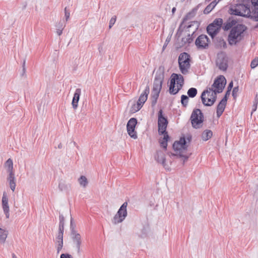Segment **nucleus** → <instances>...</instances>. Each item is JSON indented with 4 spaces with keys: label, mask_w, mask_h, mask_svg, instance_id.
Listing matches in <instances>:
<instances>
[{
    "label": "nucleus",
    "mask_w": 258,
    "mask_h": 258,
    "mask_svg": "<svg viewBox=\"0 0 258 258\" xmlns=\"http://www.w3.org/2000/svg\"><path fill=\"white\" fill-rule=\"evenodd\" d=\"M216 63L219 70L225 71L228 67V57L226 54L223 52L218 53Z\"/></svg>",
    "instance_id": "11"
},
{
    "label": "nucleus",
    "mask_w": 258,
    "mask_h": 258,
    "mask_svg": "<svg viewBox=\"0 0 258 258\" xmlns=\"http://www.w3.org/2000/svg\"><path fill=\"white\" fill-rule=\"evenodd\" d=\"M247 27L243 24H237L231 29L228 35V41L230 45H236L244 37Z\"/></svg>",
    "instance_id": "2"
},
{
    "label": "nucleus",
    "mask_w": 258,
    "mask_h": 258,
    "mask_svg": "<svg viewBox=\"0 0 258 258\" xmlns=\"http://www.w3.org/2000/svg\"><path fill=\"white\" fill-rule=\"evenodd\" d=\"M257 104H258V98H257V95H256L255 98H254V100L253 101V105L252 106L251 114L253 113V112L255 111L256 110Z\"/></svg>",
    "instance_id": "40"
},
{
    "label": "nucleus",
    "mask_w": 258,
    "mask_h": 258,
    "mask_svg": "<svg viewBox=\"0 0 258 258\" xmlns=\"http://www.w3.org/2000/svg\"><path fill=\"white\" fill-rule=\"evenodd\" d=\"M63 232L58 231L57 236L55 238V246L56 248L57 254L60 252L63 247Z\"/></svg>",
    "instance_id": "17"
},
{
    "label": "nucleus",
    "mask_w": 258,
    "mask_h": 258,
    "mask_svg": "<svg viewBox=\"0 0 258 258\" xmlns=\"http://www.w3.org/2000/svg\"><path fill=\"white\" fill-rule=\"evenodd\" d=\"M204 116L199 109H195L191 115L190 119L192 126L197 128L203 121Z\"/></svg>",
    "instance_id": "10"
},
{
    "label": "nucleus",
    "mask_w": 258,
    "mask_h": 258,
    "mask_svg": "<svg viewBox=\"0 0 258 258\" xmlns=\"http://www.w3.org/2000/svg\"><path fill=\"white\" fill-rule=\"evenodd\" d=\"M169 40H168V39H167L166 40V42L164 44V45H163V49H164L165 48V47L166 46V45L168 43V42H169Z\"/></svg>",
    "instance_id": "49"
},
{
    "label": "nucleus",
    "mask_w": 258,
    "mask_h": 258,
    "mask_svg": "<svg viewBox=\"0 0 258 258\" xmlns=\"http://www.w3.org/2000/svg\"><path fill=\"white\" fill-rule=\"evenodd\" d=\"M258 66V57L255 58L253 59L250 64V67L251 69H254Z\"/></svg>",
    "instance_id": "41"
},
{
    "label": "nucleus",
    "mask_w": 258,
    "mask_h": 258,
    "mask_svg": "<svg viewBox=\"0 0 258 258\" xmlns=\"http://www.w3.org/2000/svg\"><path fill=\"white\" fill-rule=\"evenodd\" d=\"M188 100V97L186 95H182L181 96V103L183 106L186 107L187 105Z\"/></svg>",
    "instance_id": "38"
},
{
    "label": "nucleus",
    "mask_w": 258,
    "mask_h": 258,
    "mask_svg": "<svg viewBox=\"0 0 258 258\" xmlns=\"http://www.w3.org/2000/svg\"><path fill=\"white\" fill-rule=\"evenodd\" d=\"M12 258H17V256L15 254L13 253L12 254Z\"/></svg>",
    "instance_id": "52"
},
{
    "label": "nucleus",
    "mask_w": 258,
    "mask_h": 258,
    "mask_svg": "<svg viewBox=\"0 0 258 258\" xmlns=\"http://www.w3.org/2000/svg\"><path fill=\"white\" fill-rule=\"evenodd\" d=\"M226 103L227 98L226 97H224L218 104L216 111L217 116L218 117H219L222 114L224 111Z\"/></svg>",
    "instance_id": "19"
},
{
    "label": "nucleus",
    "mask_w": 258,
    "mask_h": 258,
    "mask_svg": "<svg viewBox=\"0 0 258 258\" xmlns=\"http://www.w3.org/2000/svg\"><path fill=\"white\" fill-rule=\"evenodd\" d=\"M226 84V80L223 76H220L214 81L213 84L210 88L213 90V91L210 92L211 93L210 95L213 98H212V100L209 99V102H210V103H208L209 104H214L216 100L217 94L223 91Z\"/></svg>",
    "instance_id": "3"
},
{
    "label": "nucleus",
    "mask_w": 258,
    "mask_h": 258,
    "mask_svg": "<svg viewBox=\"0 0 258 258\" xmlns=\"http://www.w3.org/2000/svg\"><path fill=\"white\" fill-rule=\"evenodd\" d=\"M238 91V87H234L232 91V95L233 96H234L235 94H236Z\"/></svg>",
    "instance_id": "48"
},
{
    "label": "nucleus",
    "mask_w": 258,
    "mask_h": 258,
    "mask_svg": "<svg viewBox=\"0 0 258 258\" xmlns=\"http://www.w3.org/2000/svg\"><path fill=\"white\" fill-rule=\"evenodd\" d=\"M233 87V82H231L229 85H228V88H227V93H230L231 90V89Z\"/></svg>",
    "instance_id": "45"
},
{
    "label": "nucleus",
    "mask_w": 258,
    "mask_h": 258,
    "mask_svg": "<svg viewBox=\"0 0 258 258\" xmlns=\"http://www.w3.org/2000/svg\"><path fill=\"white\" fill-rule=\"evenodd\" d=\"M71 186L69 183H67L63 180H60L58 184V187L60 190L62 191H66L69 189Z\"/></svg>",
    "instance_id": "27"
},
{
    "label": "nucleus",
    "mask_w": 258,
    "mask_h": 258,
    "mask_svg": "<svg viewBox=\"0 0 258 258\" xmlns=\"http://www.w3.org/2000/svg\"><path fill=\"white\" fill-rule=\"evenodd\" d=\"M70 228H71V232H72V230L75 229V226L73 224V219L72 218H71V219Z\"/></svg>",
    "instance_id": "47"
},
{
    "label": "nucleus",
    "mask_w": 258,
    "mask_h": 258,
    "mask_svg": "<svg viewBox=\"0 0 258 258\" xmlns=\"http://www.w3.org/2000/svg\"><path fill=\"white\" fill-rule=\"evenodd\" d=\"M184 79L180 74L173 73L171 75L169 91L171 94H176L182 88Z\"/></svg>",
    "instance_id": "6"
},
{
    "label": "nucleus",
    "mask_w": 258,
    "mask_h": 258,
    "mask_svg": "<svg viewBox=\"0 0 258 258\" xmlns=\"http://www.w3.org/2000/svg\"><path fill=\"white\" fill-rule=\"evenodd\" d=\"M223 24L222 19H216L210 24L207 28L208 34L213 38L220 30Z\"/></svg>",
    "instance_id": "9"
},
{
    "label": "nucleus",
    "mask_w": 258,
    "mask_h": 258,
    "mask_svg": "<svg viewBox=\"0 0 258 258\" xmlns=\"http://www.w3.org/2000/svg\"><path fill=\"white\" fill-rule=\"evenodd\" d=\"M178 63L180 72L183 75L188 73L190 68L189 55L186 52L181 53L178 57Z\"/></svg>",
    "instance_id": "7"
},
{
    "label": "nucleus",
    "mask_w": 258,
    "mask_h": 258,
    "mask_svg": "<svg viewBox=\"0 0 258 258\" xmlns=\"http://www.w3.org/2000/svg\"><path fill=\"white\" fill-rule=\"evenodd\" d=\"M164 73L161 71L157 72L153 83V90L152 92V105L154 106L159 97V93L162 88V83L164 80Z\"/></svg>",
    "instance_id": "4"
},
{
    "label": "nucleus",
    "mask_w": 258,
    "mask_h": 258,
    "mask_svg": "<svg viewBox=\"0 0 258 258\" xmlns=\"http://www.w3.org/2000/svg\"><path fill=\"white\" fill-rule=\"evenodd\" d=\"M59 223L58 231L63 232L64 231V219L63 216L60 215L59 217Z\"/></svg>",
    "instance_id": "35"
},
{
    "label": "nucleus",
    "mask_w": 258,
    "mask_h": 258,
    "mask_svg": "<svg viewBox=\"0 0 258 258\" xmlns=\"http://www.w3.org/2000/svg\"><path fill=\"white\" fill-rule=\"evenodd\" d=\"M8 232L0 227V242L4 243L8 236Z\"/></svg>",
    "instance_id": "28"
},
{
    "label": "nucleus",
    "mask_w": 258,
    "mask_h": 258,
    "mask_svg": "<svg viewBox=\"0 0 258 258\" xmlns=\"http://www.w3.org/2000/svg\"><path fill=\"white\" fill-rule=\"evenodd\" d=\"M155 159L158 163H161L165 168H166L165 154L163 152L158 151L155 156Z\"/></svg>",
    "instance_id": "23"
},
{
    "label": "nucleus",
    "mask_w": 258,
    "mask_h": 258,
    "mask_svg": "<svg viewBox=\"0 0 258 258\" xmlns=\"http://www.w3.org/2000/svg\"><path fill=\"white\" fill-rule=\"evenodd\" d=\"M249 17L256 21H258V5H256V7H253V9L251 11Z\"/></svg>",
    "instance_id": "31"
},
{
    "label": "nucleus",
    "mask_w": 258,
    "mask_h": 258,
    "mask_svg": "<svg viewBox=\"0 0 258 258\" xmlns=\"http://www.w3.org/2000/svg\"><path fill=\"white\" fill-rule=\"evenodd\" d=\"M81 93V89L80 88H78L76 90L75 92L74 95V97L73 98L72 105L73 106V108L74 109H76L78 106V102L80 99V96Z\"/></svg>",
    "instance_id": "21"
},
{
    "label": "nucleus",
    "mask_w": 258,
    "mask_h": 258,
    "mask_svg": "<svg viewBox=\"0 0 258 258\" xmlns=\"http://www.w3.org/2000/svg\"><path fill=\"white\" fill-rule=\"evenodd\" d=\"M64 12H65V18L66 21H67L70 17V13L67 11V8L64 9Z\"/></svg>",
    "instance_id": "44"
},
{
    "label": "nucleus",
    "mask_w": 258,
    "mask_h": 258,
    "mask_svg": "<svg viewBox=\"0 0 258 258\" xmlns=\"http://www.w3.org/2000/svg\"><path fill=\"white\" fill-rule=\"evenodd\" d=\"M181 2H183L184 0H180Z\"/></svg>",
    "instance_id": "55"
},
{
    "label": "nucleus",
    "mask_w": 258,
    "mask_h": 258,
    "mask_svg": "<svg viewBox=\"0 0 258 258\" xmlns=\"http://www.w3.org/2000/svg\"><path fill=\"white\" fill-rule=\"evenodd\" d=\"M218 2H212L209 5H208L204 11L205 14H209L217 5Z\"/></svg>",
    "instance_id": "32"
},
{
    "label": "nucleus",
    "mask_w": 258,
    "mask_h": 258,
    "mask_svg": "<svg viewBox=\"0 0 258 258\" xmlns=\"http://www.w3.org/2000/svg\"><path fill=\"white\" fill-rule=\"evenodd\" d=\"M5 167L8 173H14L13 162L11 159H8L5 163Z\"/></svg>",
    "instance_id": "26"
},
{
    "label": "nucleus",
    "mask_w": 258,
    "mask_h": 258,
    "mask_svg": "<svg viewBox=\"0 0 258 258\" xmlns=\"http://www.w3.org/2000/svg\"><path fill=\"white\" fill-rule=\"evenodd\" d=\"M250 6L249 2L243 1L230 9L231 14L249 18L251 14Z\"/></svg>",
    "instance_id": "5"
},
{
    "label": "nucleus",
    "mask_w": 258,
    "mask_h": 258,
    "mask_svg": "<svg viewBox=\"0 0 258 258\" xmlns=\"http://www.w3.org/2000/svg\"><path fill=\"white\" fill-rule=\"evenodd\" d=\"M198 10L197 8L193 9L190 12H189L185 17L184 18V21H187L192 18H193L196 14L197 11Z\"/></svg>",
    "instance_id": "34"
},
{
    "label": "nucleus",
    "mask_w": 258,
    "mask_h": 258,
    "mask_svg": "<svg viewBox=\"0 0 258 258\" xmlns=\"http://www.w3.org/2000/svg\"><path fill=\"white\" fill-rule=\"evenodd\" d=\"M7 181L9 182L10 188L13 191H14L16 186V180L14 173H9Z\"/></svg>",
    "instance_id": "22"
},
{
    "label": "nucleus",
    "mask_w": 258,
    "mask_h": 258,
    "mask_svg": "<svg viewBox=\"0 0 258 258\" xmlns=\"http://www.w3.org/2000/svg\"><path fill=\"white\" fill-rule=\"evenodd\" d=\"M137 123V120L135 118H131L126 125L127 131L129 136L134 139L137 138V135L136 132L135 131V128Z\"/></svg>",
    "instance_id": "14"
},
{
    "label": "nucleus",
    "mask_w": 258,
    "mask_h": 258,
    "mask_svg": "<svg viewBox=\"0 0 258 258\" xmlns=\"http://www.w3.org/2000/svg\"><path fill=\"white\" fill-rule=\"evenodd\" d=\"M149 92L150 87L149 85H147L144 92L140 96L138 102L143 106L148 98Z\"/></svg>",
    "instance_id": "20"
},
{
    "label": "nucleus",
    "mask_w": 258,
    "mask_h": 258,
    "mask_svg": "<svg viewBox=\"0 0 258 258\" xmlns=\"http://www.w3.org/2000/svg\"><path fill=\"white\" fill-rule=\"evenodd\" d=\"M197 94V90L195 88H191L187 91V95L189 97L194 98Z\"/></svg>",
    "instance_id": "37"
},
{
    "label": "nucleus",
    "mask_w": 258,
    "mask_h": 258,
    "mask_svg": "<svg viewBox=\"0 0 258 258\" xmlns=\"http://www.w3.org/2000/svg\"><path fill=\"white\" fill-rule=\"evenodd\" d=\"M210 91H213L212 89L210 88H209L207 89L206 90L204 91L201 95V99L202 103L203 104L207 106H211L213 105V104H209L208 103H210V102H209V99L212 100L213 98V96H211L210 95L211 94V92Z\"/></svg>",
    "instance_id": "16"
},
{
    "label": "nucleus",
    "mask_w": 258,
    "mask_h": 258,
    "mask_svg": "<svg viewBox=\"0 0 258 258\" xmlns=\"http://www.w3.org/2000/svg\"><path fill=\"white\" fill-rule=\"evenodd\" d=\"M163 137L159 140L160 146L164 149H166L167 146V142L169 139V136L167 133L162 134Z\"/></svg>",
    "instance_id": "25"
},
{
    "label": "nucleus",
    "mask_w": 258,
    "mask_h": 258,
    "mask_svg": "<svg viewBox=\"0 0 258 258\" xmlns=\"http://www.w3.org/2000/svg\"><path fill=\"white\" fill-rule=\"evenodd\" d=\"M163 111L160 109L158 112V133L160 135L161 134L167 133L166 132V128L168 124V121L166 118L163 116Z\"/></svg>",
    "instance_id": "12"
},
{
    "label": "nucleus",
    "mask_w": 258,
    "mask_h": 258,
    "mask_svg": "<svg viewBox=\"0 0 258 258\" xmlns=\"http://www.w3.org/2000/svg\"><path fill=\"white\" fill-rule=\"evenodd\" d=\"M213 136V133L211 130H206L203 132L202 135L203 140L206 141L210 139Z\"/></svg>",
    "instance_id": "29"
},
{
    "label": "nucleus",
    "mask_w": 258,
    "mask_h": 258,
    "mask_svg": "<svg viewBox=\"0 0 258 258\" xmlns=\"http://www.w3.org/2000/svg\"><path fill=\"white\" fill-rule=\"evenodd\" d=\"M220 0H214L213 2H218V3L219 2Z\"/></svg>",
    "instance_id": "53"
},
{
    "label": "nucleus",
    "mask_w": 258,
    "mask_h": 258,
    "mask_svg": "<svg viewBox=\"0 0 258 258\" xmlns=\"http://www.w3.org/2000/svg\"><path fill=\"white\" fill-rule=\"evenodd\" d=\"M60 258H72V256L68 253H62L61 254Z\"/></svg>",
    "instance_id": "43"
},
{
    "label": "nucleus",
    "mask_w": 258,
    "mask_h": 258,
    "mask_svg": "<svg viewBox=\"0 0 258 258\" xmlns=\"http://www.w3.org/2000/svg\"><path fill=\"white\" fill-rule=\"evenodd\" d=\"M2 207L3 209L4 210V212L6 215V217L7 218H9L10 214H9V206L8 204V198L7 197V194L6 193H4L2 197Z\"/></svg>",
    "instance_id": "18"
},
{
    "label": "nucleus",
    "mask_w": 258,
    "mask_h": 258,
    "mask_svg": "<svg viewBox=\"0 0 258 258\" xmlns=\"http://www.w3.org/2000/svg\"><path fill=\"white\" fill-rule=\"evenodd\" d=\"M251 3L255 7L256 5H258V0H251Z\"/></svg>",
    "instance_id": "46"
},
{
    "label": "nucleus",
    "mask_w": 258,
    "mask_h": 258,
    "mask_svg": "<svg viewBox=\"0 0 258 258\" xmlns=\"http://www.w3.org/2000/svg\"><path fill=\"white\" fill-rule=\"evenodd\" d=\"M176 11V8L175 7L173 8L172 9V14H174V12H175Z\"/></svg>",
    "instance_id": "51"
},
{
    "label": "nucleus",
    "mask_w": 258,
    "mask_h": 258,
    "mask_svg": "<svg viewBox=\"0 0 258 258\" xmlns=\"http://www.w3.org/2000/svg\"><path fill=\"white\" fill-rule=\"evenodd\" d=\"M191 139V137L188 136L186 138L181 137L179 141H175L173 145V148L176 154H171V155H177L182 158L184 163L189 157V155H187L186 151Z\"/></svg>",
    "instance_id": "1"
},
{
    "label": "nucleus",
    "mask_w": 258,
    "mask_h": 258,
    "mask_svg": "<svg viewBox=\"0 0 258 258\" xmlns=\"http://www.w3.org/2000/svg\"><path fill=\"white\" fill-rule=\"evenodd\" d=\"M142 105L137 102V104H134L131 108V111L135 113L138 111L142 107Z\"/></svg>",
    "instance_id": "36"
},
{
    "label": "nucleus",
    "mask_w": 258,
    "mask_h": 258,
    "mask_svg": "<svg viewBox=\"0 0 258 258\" xmlns=\"http://www.w3.org/2000/svg\"><path fill=\"white\" fill-rule=\"evenodd\" d=\"M229 94H230V93H227V91L226 94H225V95L224 97H226V98L227 99H228V96L229 95Z\"/></svg>",
    "instance_id": "50"
},
{
    "label": "nucleus",
    "mask_w": 258,
    "mask_h": 258,
    "mask_svg": "<svg viewBox=\"0 0 258 258\" xmlns=\"http://www.w3.org/2000/svg\"><path fill=\"white\" fill-rule=\"evenodd\" d=\"M192 41V39L190 36V34H188L186 37L182 38V42L184 44L190 43Z\"/></svg>",
    "instance_id": "39"
},
{
    "label": "nucleus",
    "mask_w": 258,
    "mask_h": 258,
    "mask_svg": "<svg viewBox=\"0 0 258 258\" xmlns=\"http://www.w3.org/2000/svg\"><path fill=\"white\" fill-rule=\"evenodd\" d=\"M78 182L82 187L85 188L88 184V181L87 180V178L83 175H82L79 179H78Z\"/></svg>",
    "instance_id": "33"
},
{
    "label": "nucleus",
    "mask_w": 258,
    "mask_h": 258,
    "mask_svg": "<svg viewBox=\"0 0 258 258\" xmlns=\"http://www.w3.org/2000/svg\"><path fill=\"white\" fill-rule=\"evenodd\" d=\"M223 43L224 44V45H226V43H225V42L223 41Z\"/></svg>",
    "instance_id": "54"
},
{
    "label": "nucleus",
    "mask_w": 258,
    "mask_h": 258,
    "mask_svg": "<svg viewBox=\"0 0 258 258\" xmlns=\"http://www.w3.org/2000/svg\"><path fill=\"white\" fill-rule=\"evenodd\" d=\"M66 26V24L61 22H59L58 24H57L55 26L56 27V33L60 36L62 33V30Z\"/></svg>",
    "instance_id": "30"
},
{
    "label": "nucleus",
    "mask_w": 258,
    "mask_h": 258,
    "mask_svg": "<svg viewBox=\"0 0 258 258\" xmlns=\"http://www.w3.org/2000/svg\"><path fill=\"white\" fill-rule=\"evenodd\" d=\"M209 42L207 36L201 35L196 39L195 44L199 49H205L208 47Z\"/></svg>",
    "instance_id": "15"
},
{
    "label": "nucleus",
    "mask_w": 258,
    "mask_h": 258,
    "mask_svg": "<svg viewBox=\"0 0 258 258\" xmlns=\"http://www.w3.org/2000/svg\"><path fill=\"white\" fill-rule=\"evenodd\" d=\"M116 16H114L112 17L109 21V28L110 29L113 25L114 24L115 21H116Z\"/></svg>",
    "instance_id": "42"
},
{
    "label": "nucleus",
    "mask_w": 258,
    "mask_h": 258,
    "mask_svg": "<svg viewBox=\"0 0 258 258\" xmlns=\"http://www.w3.org/2000/svg\"><path fill=\"white\" fill-rule=\"evenodd\" d=\"M71 237L77 249V254L80 255L82 252V238L81 235L75 229H73L72 232H71Z\"/></svg>",
    "instance_id": "13"
},
{
    "label": "nucleus",
    "mask_w": 258,
    "mask_h": 258,
    "mask_svg": "<svg viewBox=\"0 0 258 258\" xmlns=\"http://www.w3.org/2000/svg\"><path fill=\"white\" fill-rule=\"evenodd\" d=\"M127 205V202H124L120 207L112 219V223L114 224L121 223L125 219L127 214L126 210Z\"/></svg>",
    "instance_id": "8"
},
{
    "label": "nucleus",
    "mask_w": 258,
    "mask_h": 258,
    "mask_svg": "<svg viewBox=\"0 0 258 258\" xmlns=\"http://www.w3.org/2000/svg\"><path fill=\"white\" fill-rule=\"evenodd\" d=\"M236 19L234 18L233 17L229 18L226 22L224 24L223 28L224 30H228L230 29H232V27L235 26L237 24Z\"/></svg>",
    "instance_id": "24"
}]
</instances>
